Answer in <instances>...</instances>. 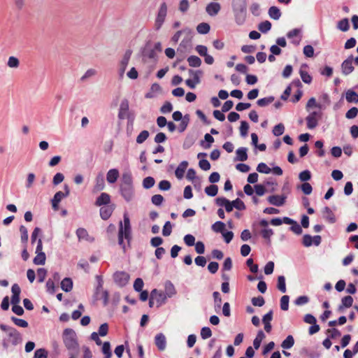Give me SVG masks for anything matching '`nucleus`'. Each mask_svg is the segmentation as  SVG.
I'll list each match as a JSON object with an SVG mask.
<instances>
[{"label":"nucleus","instance_id":"35","mask_svg":"<svg viewBox=\"0 0 358 358\" xmlns=\"http://www.w3.org/2000/svg\"><path fill=\"white\" fill-rule=\"evenodd\" d=\"M187 62L189 63V65L192 67H199L201 64V59L195 55L189 56L187 58Z\"/></svg>","mask_w":358,"mask_h":358},{"label":"nucleus","instance_id":"13","mask_svg":"<svg viewBox=\"0 0 358 358\" xmlns=\"http://www.w3.org/2000/svg\"><path fill=\"white\" fill-rule=\"evenodd\" d=\"M286 196L284 195H271L267 198V201L270 204L281 206L285 203Z\"/></svg>","mask_w":358,"mask_h":358},{"label":"nucleus","instance_id":"56","mask_svg":"<svg viewBox=\"0 0 358 358\" xmlns=\"http://www.w3.org/2000/svg\"><path fill=\"white\" fill-rule=\"evenodd\" d=\"M299 178L302 182H306L311 178V173L310 171L305 170L301 171L299 175Z\"/></svg>","mask_w":358,"mask_h":358},{"label":"nucleus","instance_id":"31","mask_svg":"<svg viewBox=\"0 0 358 358\" xmlns=\"http://www.w3.org/2000/svg\"><path fill=\"white\" fill-rule=\"evenodd\" d=\"M176 294L174 285L170 281L166 282L165 284V294L166 297H172Z\"/></svg>","mask_w":358,"mask_h":358},{"label":"nucleus","instance_id":"15","mask_svg":"<svg viewBox=\"0 0 358 358\" xmlns=\"http://www.w3.org/2000/svg\"><path fill=\"white\" fill-rule=\"evenodd\" d=\"M215 203L218 206L224 207L227 212L229 213L233 210V206L231 201L225 197H217L215 199Z\"/></svg>","mask_w":358,"mask_h":358},{"label":"nucleus","instance_id":"16","mask_svg":"<svg viewBox=\"0 0 358 358\" xmlns=\"http://www.w3.org/2000/svg\"><path fill=\"white\" fill-rule=\"evenodd\" d=\"M11 291L13 293V295L11 297V303L13 305H17L20 301V294L21 292L20 287L17 284H14V285H13V286L11 287Z\"/></svg>","mask_w":358,"mask_h":358},{"label":"nucleus","instance_id":"48","mask_svg":"<svg viewBox=\"0 0 358 358\" xmlns=\"http://www.w3.org/2000/svg\"><path fill=\"white\" fill-rule=\"evenodd\" d=\"M231 203H232L233 208H235L236 209L239 210H243L245 209V203H243V201H241L238 198L232 201Z\"/></svg>","mask_w":358,"mask_h":358},{"label":"nucleus","instance_id":"23","mask_svg":"<svg viewBox=\"0 0 358 358\" xmlns=\"http://www.w3.org/2000/svg\"><path fill=\"white\" fill-rule=\"evenodd\" d=\"M187 166L188 162L187 161H183L178 165L175 171V175L178 179H181L183 178Z\"/></svg>","mask_w":358,"mask_h":358},{"label":"nucleus","instance_id":"46","mask_svg":"<svg viewBox=\"0 0 358 358\" xmlns=\"http://www.w3.org/2000/svg\"><path fill=\"white\" fill-rule=\"evenodd\" d=\"M155 182V179L151 176H148L143 179V186L145 189H150L154 186Z\"/></svg>","mask_w":358,"mask_h":358},{"label":"nucleus","instance_id":"20","mask_svg":"<svg viewBox=\"0 0 358 358\" xmlns=\"http://www.w3.org/2000/svg\"><path fill=\"white\" fill-rule=\"evenodd\" d=\"M322 217L329 223H335L336 221V217L333 211L328 206H326L322 210Z\"/></svg>","mask_w":358,"mask_h":358},{"label":"nucleus","instance_id":"24","mask_svg":"<svg viewBox=\"0 0 358 358\" xmlns=\"http://www.w3.org/2000/svg\"><path fill=\"white\" fill-rule=\"evenodd\" d=\"M119 177V171L116 169H110L106 176L107 181L109 183H114L116 182Z\"/></svg>","mask_w":358,"mask_h":358},{"label":"nucleus","instance_id":"1","mask_svg":"<svg viewBox=\"0 0 358 358\" xmlns=\"http://www.w3.org/2000/svg\"><path fill=\"white\" fill-rule=\"evenodd\" d=\"M123 222H124L120 221L119 223L118 244L122 247L123 251L125 252L127 248L125 244L124 243V238L127 240L129 248L130 247V243L132 239L130 220L127 213L124 214Z\"/></svg>","mask_w":358,"mask_h":358},{"label":"nucleus","instance_id":"59","mask_svg":"<svg viewBox=\"0 0 358 358\" xmlns=\"http://www.w3.org/2000/svg\"><path fill=\"white\" fill-rule=\"evenodd\" d=\"M47 275V271L44 268H39L37 270V276H38V281L39 282H43L46 277Z\"/></svg>","mask_w":358,"mask_h":358},{"label":"nucleus","instance_id":"41","mask_svg":"<svg viewBox=\"0 0 358 358\" xmlns=\"http://www.w3.org/2000/svg\"><path fill=\"white\" fill-rule=\"evenodd\" d=\"M277 287L281 292H286L285 278L283 275L278 276Z\"/></svg>","mask_w":358,"mask_h":358},{"label":"nucleus","instance_id":"8","mask_svg":"<svg viewBox=\"0 0 358 358\" xmlns=\"http://www.w3.org/2000/svg\"><path fill=\"white\" fill-rule=\"evenodd\" d=\"M131 55V52L130 50L126 51L124 53L122 60L120 62L119 65V75L121 78L123 77L125 70L127 67V65L129 64L130 57Z\"/></svg>","mask_w":358,"mask_h":358},{"label":"nucleus","instance_id":"3","mask_svg":"<svg viewBox=\"0 0 358 358\" xmlns=\"http://www.w3.org/2000/svg\"><path fill=\"white\" fill-rule=\"evenodd\" d=\"M0 329L2 331L8 333V336L9 338L8 342H10L12 345H17V344H19L21 342V341H22L21 335H20V332L15 328L8 327L3 324H1Z\"/></svg>","mask_w":358,"mask_h":358},{"label":"nucleus","instance_id":"51","mask_svg":"<svg viewBox=\"0 0 358 358\" xmlns=\"http://www.w3.org/2000/svg\"><path fill=\"white\" fill-rule=\"evenodd\" d=\"M257 171L259 173L268 174L271 171V169L265 163L261 162L258 164Z\"/></svg>","mask_w":358,"mask_h":358},{"label":"nucleus","instance_id":"4","mask_svg":"<svg viewBox=\"0 0 358 358\" xmlns=\"http://www.w3.org/2000/svg\"><path fill=\"white\" fill-rule=\"evenodd\" d=\"M64 192L62 191H59L55 193L53 199H52V206L54 210H57L59 209V203L62 201V199L64 197H66L70 194V189L67 185H64Z\"/></svg>","mask_w":358,"mask_h":358},{"label":"nucleus","instance_id":"29","mask_svg":"<svg viewBox=\"0 0 358 358\" xmlns=\"http://www.w3.org/2000/svg\"><path fill=\"white\" fill-rule=\"evenodd\" d=\"M61 288L66 292H70L73 288V281L70 278H65L61 282Z\"/></svg>","mask_w":358,"mask_h":358},{"label":"nucleus","instance_id":"37","mask_svg":"<svg viewBox=\"0 0 358 358\" xmlns=\"http://www.w3.org/2000/svg\"><path fill=\"white\" fill-rule=\"evenodd\" d=\"M294 344V339L292 336L289 335L287 338L282 341L281 344V347L284 349H289Z\"/></svg>","mask_w":358,"mask_h":358},{"label":"nucleus","instance_id":"10","mask_svg":"<svg viewBox=\"0 0 358 358\" xmlns=\"http://www.w3.org/2000/svg\"><path fill=\"white\" fill-rule=\"evenodd\" d=\"M150 295L152 296V299L155 300L157 307L164 303L167 298L164 293L158 291L157 289L152 290Z\"/></svg>","mask_w":358,"mask_h":358},{"label":"nucleus","instance_id":"17","mask_svg":"<svg viewBox=\"0 0 358 358\" xmlns=\"http://www.w3.org/2000/svg\"><path fill=\"white\" fill-rule=\"evenodd\" d=\"M221 6L217 2H210L206 6V11L210 16L216 15L220 10Z\"/></svg>","mask_w":358,"mask_h":358},{"label":"nucleus","instance_id":"42","mask_svg":"<svg viewBox=\"0 0 358 358\" xmlns=\"http://www.w3.org/2000/svg\"><path fill=\"white\" fill-rule=\"evenodd\" d=\"M271 23L268 20L261 22L258 26L259 30L262 33H266L271 29Z\"/></svg>","mask_w":358,"mask_h":358},{"label":"nucleus","instance_id":"30","mask_svg":"<svg viewBox=\"0 0 358 358\" xmlns=\"http://www.w3.org/2000/svg\"><path fill=\"white\" fill-rule=\"evenodd\" d=\"M345 98L349 103H358V94L352 90L346 92Z\"/></svg>","mask_w":358,"mask_h":358},{"label":"nucleus","instance_id":"21","mask_svg":"<svg viewBox=\"0 0 358 358\" xmlns=\"http://www.w3.org/2000/svg\"><path fill=\"white\" fill-rule=\"evenodd\" d=\"M352 60H353V58H352V56H351L350 58L345 59L342 63L341 68H342L343 73L345 75L350 74L354 70V66H352Z\"/></svg>","mask_w":358,"mask_h":358},{"label":"nucleus","instance_id":"60","mask_svg":"<svg viewBox=\"0 0 358 358\" xmlns=\"http://www.w3.org/2000/svg\"><path fill=\"white\" fill-rule=\"evenodd\" d=\"M358 114V108L357 107H352L347 111L345 113V117L348 119H353L356 117Z\"/></svg>","mask_w":358,"mask_h":358},{"label":"nucleus","instance_id":"64","mask_svg":"<svg viewBox=\"0 0 358 358\" xmlns=\"http://www.w3.org/2000/svg\"><path fill=\"white\" fill-rule=\"evenodd\" d=\"M48 357V352L43 349L40 348L36 350L34 352V358H47Z\"/></svg>","mask_w":358,"mask_h":358},{"label":"nucleus","instance_id":"25","mask_svg":"<svg viewBox=\"0 0 358 358\" xmlns=\"http://www.w3.org/2000/svg\"><path fill=\"white\" fill-rule=\"evenodd\" d=\"M105 187L104 179L102 175H99L96 178V184L94 186L93 192H97L101 191Z\"/></svg>","mask_w":358,"mask_h":358},{"label":"nucleus","instance_id":"22","mask_svg":"<svg viewBox=\"0 0 358 358\" xmlns=\"http://www.w3.org/2000/svg\"><path fill=\"white\" fill-rule=\"evenodd\" d=\"M273 319V310H270L266 315H264L262 322L264 324V330L267 333H270L272 329L271 321Z\"/></svg>","mask_w":358,"mask_h":358},{"label":"nucleus","instance_id":"63","mask_svg":"<svg viewBox=\"0 0 358 358\" xmlns=\"http://www.w3.org/2000/svg\"><path fill=\"white\" fill-rule=\"evenodd\" d=\"M8 66L10 68H17L20 62L17 57L11 56L8 58Z\"/></svg>","mask_w":358,"mask_h":358},{"label":"nucleus","instance_id":"62","mask_svg":"<svg viewBox=\"0 0 358 358\" xmlns=\"http://www.w3.org/2000/svg\"><path fill=\"white\" fill-rule=\"evenodd\" d=\"M173 110V106L171 102L166 101L164 105L161 107L160 111L162 113H169Z\"/></svg>","mask_w":358,"mask_h":358},{"label":"nucleus","instance_id":"33","mask_svg":"<svg viewBox=\"0 0 358 358\" xmlns=\"http://www.w3.org/2000/svg\"><path fill=\"white\" fill-rule=\"evenodd\" d=\"M265 334L263 331L259 330L257 334L256 338L253 341L254 348L257 350L260 347L262 341L264 339Z\"/></svg>","mask_w":358,"mask_h":358},{"label":"nucleus","instance_id":"34","mask_svg":"<svg viewBox=\"0 0 358 358\" xmlns=\"http://www.w3.org/2000/svg\"><path fill=\"white\" fill-rule=\"evenodd\" d=\"M268 15L273 20H278L281 16L280 9L276 6H271L268 9Z\"/></svg>","mask_w":358,"mask_h":358},{"label":"nucleus","instance_id":"27","mask_svg":"<svg viewBox=\"0 0 358 358\" xmlns=\"http://www.w3.org/2000/svg\"><path fill=\"white\" fill-rule=\"evenodd\" d=\"M353 298L351 296H344L341 300V304L338 307V310L341 311L343 308H350L352 306Z\"/></svg>","mask_w":358,"mask_h":358},{"label":"nucleus","instance_id":"50","mask_svg":"<svg viewBox=\"0 0 358 358\" xmlns=\"http://www.w3.org/2000/svg\"><path fill=\"white\" fill-rule=\"evenodd\" d=\"M149 137V132L147 130L142 131L136 138V143H143Z\"/></svg>","mask_w":358,"mask_h":358},{"label":"nucleus","instance_id":"43","mask_svg":"<svg viewBox=\"0 0 358 358\" xmlns=\"http://www.w3.org/2000/svg\"><path fill=\"white\" fill-rule=\"evenodd\" d=\"M274 101L273 96L265 97L260 99L257 101V103L260 107H264L271 103Z\"/></svg>","mask_w":358,"mask_h":358},{"label":"nucleus","instance_id":"7","mask_svg":"<svg viewBox=\"0 0 358 358\" xmlns=\"http://www.w3.org/2000/svg\"><path fill=\"white\" fill-rule=\"evenodd\" d=\"M259 225L264 229L261 230L260 234L263 238H264L268 243H271V237L273 234V231L272 229L267 228L268 225V222L266 220H262L259 222Z\"/></svg>","mask_w":358,"mask_h":358},{"label":"nucleus","instance_id":"57","mask_svg":"<svg viewBox=\"0 0 358 358\" xmlns=\"http://www.w3.org/2000/svg\"><path fill=\"white\" fill-rule=\"evenodd\" d=\"M252 303L255 306L262 307L264 305L265 301L263 296H259L252 299Z\"/></svg>","mask_w":358,"mask_h":358},{"label":"nucleus","instance_id":"19","mask_svg":"<svg viewBox=\"0 0 358 358\" xmlns=\"http://www.w3.org/2000/svg\"><path fill=\"white\" fill-rule=\"evenodd\" d=\"M110 203V196L106 192L101 193L95 201L96 206H106Z\"/></svg>","mask_w":358,"mask_h":358},{"label":"nucleus","instance_id":"11","mask_svg":"<svg viewBox=\"0 0 358 358\" xmlns=\"http://www.w3.org/2000/svg\"><path fill=\"white\" fill-rule=\"evenodd\" d=\"M120 192L127 201H130L134 197L133 185L120 186Z\"/></svg>","mask_w":358,"mask_h":358},{"label":"nucleus","instance_id":"58","mask_svg":"<svg viewBox=\"0 0 358 358\" xmlns=\"http://www.w3.org/2000/svg\"><path fill=\"white\" fill-rule=\"evenodd\" d=\"M299 73L302 80L305 83L310 84L312 82V77L307 71L301 69Z\"/></svg>","mask_w":358,"mask_h":358},{"label":"nucleus","instance_id":"39","mask_svg":"<svg viewBox=\"0 0 358 358\" xmlns=\"http://www.w3.org/2000/svg\"><path fill=\"white\" fill-rule=\"evenodd\" d=\"M218 192V187L215 185H210L205 188V192L210 196H215Z\"/></svg>","mask_w":358,"mask_h":358},{"label":"nucleus","instance_id":"9","mask_svg":"<svg viewBox=\"0 0 358 358\" xmlns=\"http://www.w3.org/2000/svg\"><path fill=\"white\" fill-rule=\"evenodd\" d=\"M319 113L313 111L310 113L306 118L307 127L309 129H313L318 125Z\"/></svg>","mask_w":358,"mask_h":358},{"label":"nucleus","instance_id":"2","mask_svg":"<svg viewBox=\"0 0 358 358\" xmlns=\"http://www.w3.org/2000/svg\"><path fill=\"white\" fill-rule=\"evenodd\" d=\"M63 343L66 349L72 352L78 353L79 344L75 331L70 328H66L62 333Z\"/></svg>","mask_w":358,"mask_h":358},{"label":"nucleus","instance_id":"12","mask_svg":"<svg viewBox=\"0 0 358 358\" xmlns=\"http://www.w3.org/2000/svg\"><path fill=\"white\" fill-rule=\"evenodd\" d=\"M129 101L127 99H124L121 101L119 113H118V118L120 120H124L128 117V111H129Z\"/></svg>","mask_w":358,"mask_h":358},{"label":"nucleus","instance_id":"44","mask_svg":"<svg viewBox=\"0 0 358 358\" xmlns=\"http://www.w3.org/2000/svg\"><path fill=\"white\" fill-rule=\"evenodd\" d=\"M225 229V224L222 222L217 221L212 225V229L215 232L223 233Z\"/></svg>","mask_w":358,"mask_h":358},{"label":"nucleus","instance_id":"6","mask_svg":"<svg viewBox=\"0 0 358 358\" xmlns=\"http://www.w3.org/2000/svg\"><path fill=\"white\" fill-rule=\"evenodd\" d=\"M129 278V275L125 271H116L113 274V280L120 287L125 286L128 283Z\"/></svg>","mask_w":358,"mask_h":358},{"label":"nucleus","instance_id":"61","mask_svg":"<svg viewBox=\"0 0 358 358\" xmlns=\"http://www.w3.org/2000/svg\"><path fill=\"white\" fill-rule=\"evenodd\" d=\"M152 203L155 206H160L164 201V197L161 194H155L151 198Z\"/></svg>","mask_w":358,"mask_h":358},{"label":"nucleus","instance_id":"55","mask_svg":"<svg viewBox=\"0 0 358 358\" xmlns=\"http://www.w3.org/2000/svg\"><path fill=\"white\" fill-rule=\"evenodd\" d=\"M189 118L188 117V115H185L182 118V120H181L180 124H179V127H178V130L180 132H183L188 124H189Z\"/></svg>","mask_w":358,"mask_h":358},{"label":"nucleus","instance_id":"14","mask_svg":"<svg viewBox=\"0 0 358 358\" xmlns=\"http://www.w3.org/2000/svg\"><path fill=\"white\" fill-rule=\"evenodd\" d=\"M115 210V205H106L100 208V216L103 220H107Z\"/></svg>","mask_w":358,"mask_h":358},{"label":"nucleus","instance_id":"40","mask_svg":"<svg viewBox=\"0 0 358 358\" xmlns=\"http://www.w3.org/2000/svg\"><path fill=\"white\" fill-rule=\"evenodd\" d=\"M76 235L79 240H89L87 231L84 228H79L76 231Z\"/></svg>","mask_w":358,"mask_h":358},{"label":"nucleus","instance_id":"49","mask_svg":"<svg viewBox=\"0 0 358 358\" xmlns=\"http://www.w3.org/2000/svg\"><path fill=\"white\" fill-rule=\"evenodd\" d=\"M285 131V127L283 124L279 123L278 124L275 125L273 129V134L275 136H279L282 135Z\"/></svg>","mask_w":358,"mask_h":358},{"label":"nucleus","instance_id":"28","mask_svg":"<svg viewBox=\"0 0 358 358\" xmlns=\"http://www.w3.org/2000/svg\"><path fill=\"white\" fill-rule=\"evenodd\" d=\"M192 30L189 28H185L182 30L178 31L172 37L171 40L175 43H178L182 34H185L187 36H191Z\"/></svg>","mask_w":358,"mask_h":358},{"label":"nucleus","instance_id":"18","mask_svg":"<svg viewBox=\"0 0 358 358\" xmlns=\"http://www.w3.org/2000/svg\"><path fill=\"white\" fill-rule=\"evenodd\" d=\"M155 343L156 346L157 347V348L159 349V350H160V351L164 350L166 348V341L165 336L162 333L157 334L155 338Z\"/></svg>","mask_w":358,"mask_h":358},{"label":"nucleus","instance_id":"45","mask_svg":"<svg viewBox=\"0 0 358 358\" xmlns=\"http://www.w3.org/2000/svg\"><path fill=\"white\" fill-rule=\"evenodd\" d=\"M337 27L343 31H347L350 28L348 20L347 18H344L340 20L338 23Z\"/></svg>","mask_w":358,"mask_h":358},{"label":"nucleus","instance_id":"5","mask_svg":"<svg viewBox=\"0 0 358 358\" xmlns=\"http://www.w3.org/2000/svg\"><path fill=\"white\" fill-rule=\"evenodd\" d=\"M166 14H167V6H166V3L165 2H164L160 5V8L159 9L158 14H157V16L155 20V29L157 30L161 28V27L162 26V24L165 20Z\"/></svg>","mask_w":358,"mask_h":358},{"label":"nucleus","instance_id":"32","mask_svg":"<svg viewBox=\"0 0 358 358\" xmlns=\"http://www.w3.org/2000/svg\"><path fill=\"white\" fill-rule=\"evenodd\" d=\"M132 185V176L129 172H125L122 176L120 186H127Z\"/></svg>","mask_w":358,"mask_h":358},{"label":"nucleus","instance_id":"26","mask_svg":"<svg viewBox=\"0 0 358 358\" xmlns=\"http://www.w3.org/2000/svg\"><path fill=\"white\" fill-rule=\"evenodd\" d=\"M247 148H239L236 150V160L245 162L248 159V154H247Z\"/></svg>","mask_w":358,"mask_h":358},{"label":"nucleus","instance_id":"36","mask_svg":"<svg viewBox=\"0 0 358 358\" xmlns=\"http://www.w3.org/2000/svg\"><path fill=\"white\" fill-rule=\"evenodd\" d=\"M36 255L34 258V263L36 265H43L45 264L46 257L45 254L43 252H40V253H36Z\"/></svg>","mask_w":358,"mask_h":358},{"label":"nucleus","instance_id":"53","mask_svg":"<svg viewBox=\"0 0 358 358\" xmlns=\"http://www.w3.org/2000/svg\"><path fill=\"white\" fill-rule=\"evenodd\" d=\"M213 296L214 298L215 310L220 309L221 308L222 303V298L220 294L218 292H214L213 293Z\"/></svg>","mask_w":358,"mask_h":358},{"label":"nucleus","instance_id":"52","mask_svg":"<svg viewBox=\"0 0 358 358\" xmlns=\"http://www.w3.org/2000/svg\"><path fill=\"white\" fill-rule=\"evenodd\" d=\"M289 297L287 295H284L280 299V308L282 310H287L289 308Z\"/></svg>","mask_w":358,"mask_h":358},{"label":"nucleus","instance_id":"47","mask_svg":"<svg viewBox=\"0 0 358 358\" xmlns=\"http://www.w3.org/2000/svg\"><path fill=\"white\" fill-rule=\"evenodd\" d=\"M10 319L13 322V323L18 327L26 328L29 325L28 322L23 319H20L14 316H12Z\"/></svg>","mask_w":358,"mask_h":358},{"label":"nucleus","instance_id":"54","mask_svg":"<svg viewBox=\"0 0 358 358\" xmlns=\"http://www.w3.org/2000/svg\"><path fill=\"white\" fill-rule=\"evenodd\" d=\"M249 124L246 121H242L240 126V134L243 137L248 135Z\"/></svg>","mask_w":358,"mask_h":358},{"label":"nucleus","instance_id":"38","mask_svg":"<svg viewBox=\"0 0 358 358\" xmlns=\"http://www.w3.org/2000/svg\"><path fill=\"white\" fill-rule=\"evenodd\" d=\"M210 25L206 22H201L196 27V31L201 34H208L210 31Z\"/></svg>","mask_w":358,"mask_h":358}]
</instances>
